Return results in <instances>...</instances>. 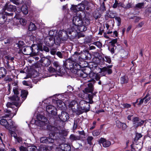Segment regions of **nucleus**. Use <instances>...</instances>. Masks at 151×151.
Masks as SVG:
<instances>
[{"instance_id":"f257e3e1","label":"nucleus","mask_w":151,"mask_h":151,"mask_svg":"<svg viewBox=\"0 0 151 151\" xmlns=\"http://www.w3.org/2000/svg\"><path fill=\"white\" fill-rule=\"evenodd\" d=\"M38 50V47L36 44H33L32 46H25L23 47V52L26 55H36V53H34V51L36 50Z\"/></svg>"},{"instance_id":"f03ea898","label":"nucleus","mask_w":151,"mask_h":151,"mask_svg":"<svg viewBox=\"0 0 151 151\" xmlns=\"http://www.w3.org/2000/svg\"><path fill=\"white\" fill-rule=\"evenodd\" d=\"M14 85H15V87L13 88V91L15 95L10 98L11 100L13 101L12 102L13 104L15 105L16 107H19L20 105H19V98L18 94H19V92L18 91V87L16 85V84H14Z\"/></svg>"},{"instance_id":"7ed1b4c3","label":"nucleus","mask_w":151,"mask_h":151,"mask_svg":"<svg viewBox=\"0 0 151 151\" xmlns=\"http://www.w3.org/2000/svg\"><path fill=\"white\" fill-rule=\"evenodd\" d=\"M16 10V6L12 5H5L3 9L2 12L5 13V14L8 16L12 17V19L13 18V13L12 12L15 11Z\"/></svg>"},{"instance_id":"20e7f679","label":"nucleus","mask_w":151,"mask_h":151,"mask_svg":"<svg viewBox=\"0 0 151 151\" xmlns=\"http://www.w3.org/2000/svg\"><path fill=\"white\" fill-rule=\"evenodd\" d=\"M66 67L68 69L78 70L81 68L80 65L75 61L69 60L67 61L66 63Z\"/></svg>"},{"instance_id":"39448f33","label":"nucleus","mask_w":151,"mask_h":151,"mask_svg":"<svg viewBox=\"0 0 151 151\" xmlns=\"http://www.w3.org/2000/svg\"><path fill=\"white\" fill-rule=\"evenodd\" d=\"M93 101L89 102L86 101L84 100L81 101L79 102V106L81 109L83 110L84 112H87L89 110L90 105L89 104H92Z\"/></svg>"},{"instance_id":"423d86ee","label":"nucleus","mask_w":151,"mask_h":151,"mask_svg":"<svg viewBox=\"0 0 151 151\" xmlns=\"http://www.w3.org/2000/svg\"><path fill=\"white\" fill-rule=\"evenodd\" d=\"M73 23L76 26L78 27L81 26L83 22V16L81 14L78 16H76L73 17Z\"/></svg>"},{"instance_id":"0eeeda50","label":"nucleus","mask_w":151,"mask_h":151,"mask_svg":"<svg viewBox=\"0 0 151 151\" xmlns=\"http://www.w3.org/2000/svg\"><path fill=\"white\" fill-rule=\"evenodd\" d=\"M37 120L35 121V123L37 124V123H39L38 126L41 127L44 125L47 122L46 118L40 114L38 115L37 116Z\"/></svg>"},{"instance_id":"6e6552de","label":"nucleus","mask_w":151,"mask_h":151,"mask_svg":"<svg viewBox=\"0 0 151 151\" xmlns=\"http://www.w3.org/2000/svg\"><path fill=\"white\" fill-rule=\"evenodd\" d=\"M132 121L134 127H137L139 126L142 125L145 122H146V120H142L138 117H135L132 119Z\"/></svg>"},{"instance_id":"1a4fd4ad","label":"nucleus","mask_w":151,"mask_h":151,"mask_svg":"<svg viewBox=\"0 0 151 151\" xmlns=\"http://www.w3.org/2000/svg\"><path fill=\"white\" fill-rule=\"evenodd\" d=\"M69 108H71L73 111L74 112L77 113L78 114L79 110V109L78 107V104L76 101H71L69 104Z\"/></svg>"},{"instance_id":"9d476101","label":"nucleus","mask_w":151,"mask_h":151,"mask_svg":"<svg viewBox=\"0 0 151 151\" xmlns=\"http://www.w3.org/2000/svg\"><path fill=\"white\" fill-rule=\"evenodd\" d=\"M47 111L49 113H50L52 114L55 115L57 114V109L56 108L51 105H49L46 107Z\"/></svg>"},{"instance_id":"9b49d317","label":"nucleus","mask_w":151,"mask_h":151,"mask_svg":"<svg viewBox=\"0 0 151 151\" xmlns=\"http://www.w3.org/2000/svg\"><path fill=\"white\" fill-rule=\"evenodd\" d=\"M59 119L63 122L67 121L69 118L68 114L66 112L62 111L61 114L59 115Z\"/></svg>"},{"instance_id":"f8f14e48","label":"nucleus","mask_w":151,"mask_h":151,"mask_svg":"<svg viewBox=\"0 0 151 151\" xmlns=\"http://www.w3.org/2000/svg\"><path fill=\"white\" fill-rule=\"evenodd\" d=\"M99 142L102 144L104 147H109L111 145V142L109 141L101 138L99 141Z\"/></svg>"},{"instance_id":"ddd939ff","label":"nucleus","mask_w":151,"mask_h":151,"mask_svg":"<svg viewBox=\"0 0 151 151\" xmlns=\"http://www.w3.org/2000/svg\"><path fill=\"white\" fill-rule=\"evenodd\" d=\"M40 62L42 64V65L45 66H48L50 63L49 59L45 57L42 58L40 60Z\"/></svg>"},{"instance_id":"4468645a","label":"nucleus","mask_w":151,"mask_h":151,"mask_svg":"<svg viewBox=\"0 0 151 151\" xmlns=\"http://www.w3.org/2000/svg\"><path fill=\"white\" fill-rule=\"evenodd\" d=\"M41 142L43 143H50L54 142V141L52 138L48 139V137H42L40 139Z\"/></svg>"},{"instance_id":"2eb2a0df","label":"nucleus","mask_w":151,"mask_h":151,"mask_svg":"<svg viewBox=\"0 0 151 151\" xmlns=\"http://www.w3.org/2000/svg\"><path fill=\"white\" fill-rule=\"evenodd\" d=\"M77 70V75L78 76L83 78L86 81H87L88 80H87L88 78L87 77L88 76L87 74L85 73L83 71L80 70V69Z\"/></svg>"},{"instance_id":"dca6fc26","label":"nucleus","mask_w":151,"mask_h":151,"mask_svg":"<svg viewBox=\"0 0 151 151\" xmlns=\"http://www.w3.org/2000/svg\"><path fill=\"white\" fill-rule=\"evenodd\" d=\"M53 64L54 66L55 67L56 72L61 73V69L62 67L60 65L59 63L57 61H54L53 62Z\"/></svg>"},{"instance_id":"f3484780","label":"nucleus","mask_w":151,"mask_h":151,"mask_svg":"<svg viewBox=\"0 0 151 151\" xmlns=\"http://www.w3.org/2000/svg\"><path fill=\"white\" fill-rule=\"evenodd\" d=\"M88 87L84 89L85 92L86 93H92L93 89V84L91 83H90L88 84Z\"/></svg>"},{"instance_id":"a211bd4d","label":"nucleus","mask_w":151,"mask_h":151,"mask_svg":"<svg viewBox=\"0 0 151 151\" xmlns=\"http://www.w3.org/2000/svg\"><path fill=\"white\" fill-rule=\"evenodd\" d=\"M5 13L0 14V24H3L5 22L7 19V16Z\"/></svg>"},{"instance_id":"6ab92c4d","label":"nucleus","mask_w":151,"mask_h":151,"mask_svg":"<svg viewBox=\"0 0 151 151\" xmlns=\"http://www.w3.org/2000/svg\"><path fill=\"white\" fill-rule=\"evenodd\" d=\"M14 59V57H12L9 55L6 56L4 57V63H5L6 62V61L8 62V63L12 62H13Z\"/></svg>"},{"instance_id":"aec40b11","label":"nucleus","mask_w":151,"mask_h":151,"mask_svg":"<svg viewBox=\"0 0 151 151\" xmlns=\"http://www.w3.org/2000/svg\"><path fill=\"white\" fill-rule=\"evenodd\" d=\"M9 129L15 130L17 127L18 126L14 122L12 121L9 124Z\"/></svg>"},{"instance_id":"412c9836","label":"nucleus","mask_w":151,"mask_h":151,"mask_svg":"<svg viewBox=\"0 0 151 151\" xmlns=\"http://www.w3.org/2000/svg\"><path fill=\"white\" fill-rule=\"evenodd\" d=\"M96 75V73H94L93 72H91L89 74V77L91 78L90 80H88L87 81H85L84 83H86L89 82H92L93 83H95V80H94V77H95V76Z\"/></svg>"},{"instance_id":"4be33fe9","label":"nucleus","mask_w":151,"mask_h":151,"mask_svg":"<svg viewBox=\"0 0 151 151\" xmlns=\"http://www.w3.org/2000/svg\"><path fill=\"white\" fill-rule=\"evenodd\" d=\"M0 124L4 126L6 129H9V124L6 120L4 119H1L0 121Z\"/></svg>"},{"instance_id":"5701e85b","label":"nucleus","mask_w":151,"mask_h":151,"mask_svg":"<svg viewBox=\"0 0 151 151\" xmlns=\"http://www.w3.org/2000/svg\"><path fill=\"white\" fill-rule=\"evenodd\" d=\"M69 138L72 141H73L80 140L81 137L80 136H76L74 134H71L70 135Z\"/></svg>"},{"instance_id":"b1692460","label":"nucleus","mask_w":151,"mask_h":151,"mask_svg":"<svg viewBox=\"0 0 151 151\" xmlns=\"http://www.w3.org/2000/svg\"><path fill=\"white\" fill-rule=\"evenodd\" d=\"M20 17L19 15H18L17 14H16L15 16L14 17V18H16L17 19H20L19 22L21 24L23 25H25L26 24V20L23 19H20Z\"/></svg>"},{"instance_id":"393cba45","label":"nucleus","mask_w":151,"mask_h":151,"mask_svg":"<svg viewBox=\"0 0 151 151\" xmlns=\"http://www.w3.org/2000/svg\"><path fill=\"white\" fill-rule=\"evenodd\" d=\"M83 14V22L85 25H88L90 24V20L89 19H87L85 17V14L84 13H82Z\"/></svg>"},{"instance_id":"a878e982","label":"nucleus","mask_w":151,"mask_h":151,"mask_svg":"<svg viewBox=\"0 0 151 151\" xmlns=\"http://www.w3.org/2000/svg\"><path fill=\"white\" fill-rule=\"evenodd\" d=\"M6 63H4L5 68L9 71H11L14 69V66L9 64V63L6 61Z\"/></svg>"},{"instance_id":"bb28decb","label":"nucleus","mask_w":151,"mask_h":151,"mask_svg":"<svg viewBox=\"0 0 151 151\" xmlns=\"http://www.w3.org/2000/svg\"><path fill=\"white\" fill-rule=\"evenodd\" d=\"M6 114L5 115L2 116L3 118H7L8 117L12 118L14 116H12V112L11 111H9V110H7L6 111Z\"/></svg>"},{"instance_id":"cd10ccee","label":"nucleus","mask_w":151,"mask_h":151,"mask_svg":"<svg viewBox=\"0 0 151 151\" xmlns=\"http://www.w3.org/2000/svg\"><path fill=\"white\" fill-rule=\"evenodd\" d=\"M21 93V96L22 99V100L24 101L27 98L28 94L27 91L25 90H22Z\"/></svg>"},{"instance_id":"c85d7f7f","label":"nucleus","mask_w":151,"mask_h":151,"mask_svg":"<svg viewBox=\"0 0 151 151\" xmlns=\"http://www.w3.org/2000/svg\"><path fill=\"white\" fill-rule=\"evenodd\" d=\"M21 9L22 12L24 14L26 15L28 14V11L27 7L26 5H23Z\"/></svg>"},{"instance_id":"c756f323","label":"nucleus","mask_w":151,"mask_h":151,"mask_svg":"<svg viewBox=\"0 0 151 151\" xmlns=\"http://www.w3.org/2000/svg\"><path fill=\"white\" fill-rule=\"evenodd\" d=\"M101 71L102 72H105L107 71L108 73L109 74H110L112 73V70L111 69H109L108 68H106V67H104L102 68L101 69Z\"/></svg>"},{"instance_id":"7c9ffc66","label":"nucleus","mask_w":151,"mask_h":151,"mask_svg":"<svg viewBox=\"0 0 151 151\" xmlns=\"http://www.w3.org/2000/svg\"><path fill=\"white\" fill-rule=\"evenodd\" d=\"M6 74V70L4 69H0V78H3Z\"/></svg>"},{"instance_id":"2f4dec72","label":"nucleus","mask_w":151,"mask_h":151,"mask_svg":"<svg viewBox=\"0 0 151 151\" xmlns=\"http://www.w3.org/2000/svg\"><path fill=\"white\" fill-rule=\"evenodd\" d=\"M109 15V17L110 18H114L116 15V13L112 11H109V12L108 13Z\"/></svg>"},{"instance_id":"473e14b6","label":"nucleus","mask_w":151,"mask_h":151,"mask_svg":"<svg viewBox=\"0 0 151 151\" xmlns=\"http://www.w3.org/2000/svg\"><path fill=\"white\" fill-rule=\"evenodd\" d=\"M121 83L122 84L126 83L128 82V78L126 76H123L121 78Z\"/></svg>"},{"instance_id":"72a5a7b5","label":"nucleus","mask_w":151,"mask_h":151,"mask_svg":"<svg viewBox=\"0 0 151 151\" xmlns=\"http://www.w3.org/2000/svg\"><path fill=\"white\" fill-rule=\"evenodd\" d=\"M77 9H78V11H83L85 9V7L81 4L77 5Z\"/></svg>"},{"instance_id":"f704fd0d","label":"nucleus","mask_w":151,"mask_h":151,"mask_svg":"<svg viewBox=\"0 0 151 151\" xmlns=\"http://www.w3.org/2000/svg\"><path fill=\"white\" fill-rule=\"evenodd\" d=\"M107 34H112V35H111V36L113 37H116L118 36L117 32L116 31H114L113 32L112 31L109 30V31L107 32Z\"/></svg>"},{"instance_id":"c9c22d12","label":"nucleus","mask_w":151,"mask_h":151,"mask_svg":"<svg viewBox=\"0 0 151 151\" xmlns=\"http://www.w3.org/2000/svg\"><path fill=\"white\" fill-rule=\"evenodd\" d=\"M56 103L58 107L60 109H62V106H63V105L64 104L63 102L61 100H58L57 101Z\"/></svg>"},{"instance_id":"e433bc0d","label":"nucleus","mask_w":151,"mask_h":151,"mask_svg":"<svg viewBox=\"0 0 151 151\" xmlns=\"http://www.w3.org/2000/svg\"><path fill=\"white\" fill-rule=\"evenodd\" d=\"M104 61H105L109 63H110L111 62V60L109 56H105L104 58H103Z\"/></svg>"},{"instance_id":"4c0bfd02","label":"nucleus","mask_w":151,"mask_h":151,"mask_svg":"<svg viewBox=\"0 0 151 151\" xmlns=\"http://www.w3.org/2000/svg\"><path fill=\"white\" fill-rule=\"evenodd\" d=\"M150 95L149 93H147L143 98L144 99L145 101H144V103L146 104L151 99V98L149 96Z\"/></svg>"},{"instance_id":"58836bf2","label":"nucleus","mask_w":151,"mask_h":151,"mask_svg":"<svg viewBox=\"0 0 151 151\" xmlns=\"http://www.w3.org/2000/svg\"><path fill=\"white\" fill-rule=\"evenodd\" d=\"M93 16L96 19H97L101 16V15L98 12H95L93 13Z\"/></svg>"},{"instance_id":"ea45409f","label":"nucleus","mask_w":151,"mask_h":151,"mask_svg":"<svg viewBox=\"0 0 151 151\" xmlns=\"http://www.w3.org/2000/svg\"><path fill=\"white\" fill-rule=\"evenodd\" d=\"M36 147L34 146H29L27 147V151H34L35 150Z\"/></svg>"},{"instance_id":"a19ab883","label":"nucleus","mask_w":151,"mask_h":151,"mask_svg":"<svg viewBox=\"0 0 151 151\" xmlns=\"http://www.w3.org/2000/svg\"><path fill=\"white\" fill-rule=\"evenodd\" d=\"M76 53V52H75V54L73 55L71 57V60L73 61H75L76 62L78 59V56Z\"/></svg>"},{"instance_id":"79ce46f5","label":"nucleus","mask_w":151,"mask_h":151,"mask_svg":"<svg viewBox=\"0 0 151 151\" xmlns=\"http://www.w3.org/2000/svg\"><path fill=\"white\" fill-rule=\"evenodd\" d=\"M77 5H72L70 8V10L73 12L76 13L78 12V9H77Z\"/></svg>"},{"instance_id":"37998d69","label":"nucleus","mask_w":151,"mask_h":151,"mask_svg":"<svg viewBox=\"0 0 151 151\" xmlns=\"http://www.w3.org/2000/svg\"><path fill=\"white\" fill-rule=\"evenodd\" d=\"M144 6V3H139L135 5V7L137 9H141Z\"/></svg>"},{"instance_id":"c03bdc74","label":"nucleus","mask_w":151,"mask_h":151,"mask_svg":"<svg viewBox=\"0 0 151 151\" xmlns=\"http://www.w3.org/2000/svg\"><path fill=\"white\" fill-rule=\"evenodd\" d=\"M67 144L65 143H62L60 144L59 145L58 147H56V149H60L62 150L63 149H65V145H66Z\"/></svg>"},{"instance_id":"a18cd8bd","label":"nucleus","mask_w":151,"mask_h":151,"mask_svg":"<svg viewBox=\"0 0 151 151\" xmlns=\"http://www.w3.org/2000/svg\"><path fill=\"white\" fill-rule=\"evenodd\" d=\"M14 138L15 139V141H17L18 143H21L22 141V138L20 137L16 136Z\"/></svg>"},{"instance_id":"49530a36","label":"nucleus","mask_w":151,"mask_h":151,"mask_svg":"<svg viewBox=\"0 0 151 151\" xmlns=\"http://www.w3.org/2000/svg\"><path fill=\"white\" fill-rule=\"evenodd\" d=\"M65 149H63L62 150L64 151H71V147L69 145L67 144L65 145Z\"/></svg>"},{"instance_id":"de8ad7c7","label":"nucleus","mask_w":151,"mask_h":151,"mask_svg":"<svg viewBox=\"0 0 151 151\" xmlns=\"http://www.w3.org/2000/svg\"><path fill=\"white\" fill-rule=\"evenodd\" d=\"M93 139V137L91 136H89L87 138V141L88 143L90 145H91L92 144L91 141Z\"/></svg>"},{"instance_id":"09e8293b","label":"nucleus","mask_w":151,"mask_h":151,"mask_svg":"<svg viewBox=\"0 0 151 151\" xmlns=\"http://www.w3.org/2000/svg\"><path fill=\"white\" fill-rule=\"evenodd\" d=\"M55 132H50L49 134V137H48V139H52V140L54 141V136L55 135Z\"/></svg>"},{"instance_id":"8fccbe9b","label":"nucleus","mask_w":151,"mask_h":151,"mask_svg":"<svg viewBox=\"0 0 151 151\" xmlns=\"http://www.w3.org/2000/svg\"><path fill=\"white\" fill-rule=\"evenodd\" d=\"M100 8L101 10L103 11H104L106 10L105 4L104 2L101 5Z\"/></svg>"},{"instance_id":"3c124183","label":"nucleus","mask_w":151,"mask_h":151,"mask_svg":"<svg viewBox=\"0 0 151 151\" xmlns=\"http://www.w3.org/2000/svg\"><path fill=\"white\" fill-rule=\"evenodd\" d=\"M36 27L35 24L30 22L29 26L28 28H36Z\"/></svg>"},{"instance_id":"603ef678","label":"nucleus","mask_w":151,"mask_h":151,"mask_svg":"<svg viewBox=\"0 0 151 151\" xmlns=\"http://www.w3.org/2000/svg\"><path fill=\"white\" fill-rule=\"evenodd\" d=\"M92 134L94 136L99 135L100 134V132L99 130H95L93 132Z\"/></svg>"},{"instance_id":"864d4df0","label":"nucleus","mask_w":151,"mask_h":151,"mask_svg":"<svg viewBox=\"0 0 151 151\" xmlns=\"http://www.w3.org/2000/svg\"><path fill=\"white\" fill-rule=\"evenodd\" d=\"M89 2L86 0H84L82 1V3L81 4L83 5L85 7L86 6H88L89 4Z\"/></svg>"},{"instance_id":"5fc2aeb1","label":"nucleus","mask_w":151,"mask_h":151,"mask_svg":"<svg viewBox=\"0 0 151 151\" xmlns=\"http://www.w3.org/2000/svg\"><path fill=\"white\" fill-rule=\"evenodd\" d=\"M48 70L50 73H53L55 72H56V70L51 67H49Z\"/></svg>"},{"instance_id":"6e6d98bb","label":"nucleus","mask_w":151,"mask_h":151,"mask_svg":"<svg viewBox=\"0 0 151 151\" xmlns=\"http://www.w3.org/2000/svg\"><path fill=\"white\" fill-rule=\"evenodd\" d=\"M123 123H122L119 121L117 120L116 122V126L119 128H121V125Z\"/></svg>"},{"instance_id":"4d7b16f0","label":"nucleus","mask_w":151,"mask_h":151,"mask_svg":"<svg viewBox=\"0 0 151 151\" xmlns=\"http://www.w3.org/2000/svg\"><path fill=\"white\" fill-rule=\"evenodd\" d=\"M93 44L96 45L99 47H100L101 46V43L99 42H94L93 43Z\"/></svg>"},{"instance_id":"13d9d810","label":"nucleus","mask_w":151,"mask_h":151,"mask_svg":"<svg viewBox=\"0 0 151 151\" xmlns=\"http://www.w3.org/2000/svg\"><path fill=\"white\" fill-rule=\"evenodd\" d=\"M115 19L118 22V25L119 26L121 23V19L119 17H115Z\"/></svg>"},{"instance_id":"bf43d9fd","label":"nucleus","mask_w":151,"mask_h":151,"mask_svg":"<svg viewBox=\"0 0 151 151\" xmlns=\"http://www.w3.org/2000/svg\"><path fill=\"white\" fill-rule=\"evenodd\" d=\"M56 54L59 58H63V55L61 52L58 51L56 52Z\"/></svg>"},{"instance_id":"052dcab7","label":"nucleus","mask_w":151,"mask_h":151,"mask_svg":"<svg viewBox=\"0 0 151 151\" xmlns=\"http://www.w3.org/2000/svg\"><path fill=\"white\" fill-rule=\"evenodd\" d=\"M122 106L124 107L125 108H130L131 107V105L128 104H122Z\"/></svg>"},{"instance_id":"680f3d73","label":"nucleus","mask_w":151,"mask_h":151,"mask_svg":"<svg viewBox=\"0 0 151 151\" xmlns=\"http://www.w3.org/2000/svg\"><path fill=\"white\" fill-rule=\"evenodd\" d=\"M5 80L7 81H12V79L10 76H6L5 78Z\"/></svg>"},{"instance_id":"e2e57ef3","label":"nucleus","mask_w":151,"mask_h":151,"mask_svg":"<svg viewBox=\"0 0 151 151\" xmlns=\"http://www.w3.org/2000/svg\"><path fill=\"white\" fill-rule=\"evenodd\" d=\"M117 41L116 39H114L112 40L111 41L109 42L112 45L114 46L115 44L116 43Z\"/></svg>"},{"instance_id":"0e129e2a","label":"nucleus","mask_w":151,"mask_h":151,"mask_svg":"<svg viewBox=\"0 0 151 151\" xmlns=\"http://www.w3.org/2000/svg\"><path fill=\"white\" fill-rule=\"evenodd\" d=\"M19 149L20 151H27V147L23 146H21L19 147Z\"/></svg>"},{"instance_id":"69168bd1","label":"nucleus","mask_w":151,"mask_h":151,"mask_svg":"<svg viewBox=\"0 0 151 151\" xmlns=\"http://www.w3.org/2000/svg\"><path fill=\"white\" fill-rule=\"evenodd\" d=\"M9 133L12 136H13L14 138L16 136L15 133L13 131H12L10 129H9Z\"/></svg>"},{"instance_id":"338daca9","label":"nucleus","mask_w":151,"mask_h":151,"mask_svg":"<svg viewBox=\"0 0 151 151\" xmlns=\"http://www.w3.org/2000/svg\"><path fill=\"white\" fill-rule=\"evenodd\" d=\"M127 128V125L125 123H123L122 125H121V128H122V129L123 130H124L125 129Z\"/></svg>"},{"instance_id":"774afa93","label":"nucleus","mask_w":151,"mask_h":151,"mask_svg":"<svg viewBox=\"0 0 151 151\" xmlns=\"http://www.w3.org/2000/svg\"><path fill=\"white\" fill-rule=\"evenodd\" d=\"M142 135L141 134H137L136 135V139L138 140L140 138L142 137Z\"/></svg>"}]
</instances>
